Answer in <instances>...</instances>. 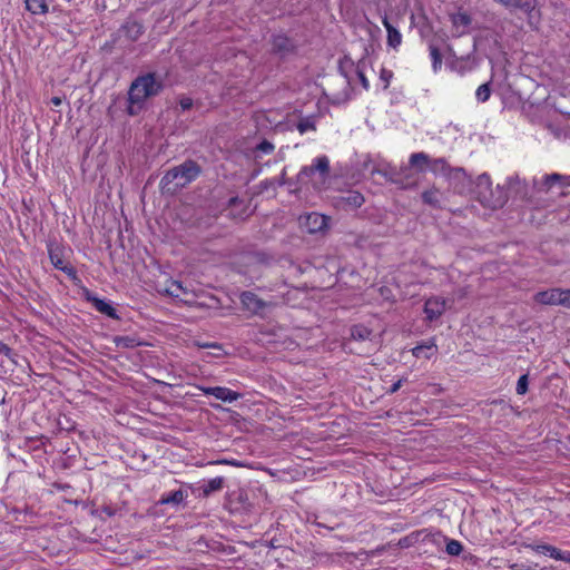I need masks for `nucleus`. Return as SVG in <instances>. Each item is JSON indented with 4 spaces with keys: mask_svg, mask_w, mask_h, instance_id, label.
Returning <instances> with one entry per match:
<instances>
[{
    "mask_svg": "<svg viewBox=\"0 0 570 570\" xmlns=\"http://www.w3.org/2000/svg\"><path fill=\"white\" fill-rule=\"evenodd\" d=\"M200 173V166L196 161L188 159L166 171L159 183L160 189L163 193L174 194L179 188L196 180Z\"/></svg>",
    "mask_w": 570,
    "mask_h": 570,
    "instance_id": "1",
    "label": "nucleus"
},
{
    "mask_svg": "<svg viewBox=\"0 0 570 570\" xmlns=\"http://www.w3.org/2000/svg\"><path fill=\"white\" fill-rule=\"evenodd\" d=\"M163 90V82L156 73L148 72L138 76L130 85L128 100L131 106L141 105L149 97L158 95Z\"/></svg>",
    "mask_w": 570,
    "mask_h": 570,
    "instance_id": "2",
    "label": "nucleus"
},
{
    "mask_svg": "<svg viewBox=\"0 0 570 570\" xmlns=\"http://www.w3.org/2000/svg\"><path fill=\"white\" fill-rule=\"evenodd\" d=\"M48 255L51 264L56 269H59L67 274L70 278L77 277V272L75 267L68 263L63 257V247L59 244L50 243L47 246Z\"/></svg>",
    "mask_w": 570,
    "mask_h": 570,
    "instance_id": "3",
    "label": "nucleus"
},
{
    "mask_svg": "<svg viewBox=\"0 0 570 570\" xmlns=\"http://www.w3.org/2000/svg\"><path fill=\"white\" fill-rule=\"evenodd\" d=\"M315 173H320L323 177H326L330 173V159L327 156L322 155L313 159L309 166H304L298 173V180L304 183L307 181Z\"/></svg>",
    "mask_w": 570,
    "mask_h": 570,
    "instance_id": "4",
    "label": "nucleus"
},
{
    "mask_svg": "<svg viewBox=\"0 0 570 570\" xmlns=\"http://www.w3.org/2000/svg\"><path fill=\"white\" fill-rule=\"evenodd\" d=\"M239 299L243 308L255 315L262 314L266 307L272 305V303L263 301L250 291H244Z\"/></svg>",
    "mask_w": 570,
    "mask_h": 570,
    "instance_id": "5",
    "label": "nucleus"
},
{
    "mask_svg": "<svg viewBox=\"0 0 570 570\" xmlns=\"http://www.w3.org/2000/svg\"><path fill=\"white\" fill-rule=\"evenodd\" d=\"M564 295L566 289L556 287L535 293L533 299L541 305L563 306Z\"/></svg>",
    "mask_w": 570,
    "mask_h": 570,
    "instance_id": "6",
    "label": "nucleus"
},
{
    "mask_svg": "<svg viewBox=\"0 0 570 570\" xmlns=\"http://www.w3.org/2000/svg\"><path fill=\"white\" fill-rule=\"evenodd\" d=\"M204 394L213 395L223 402L233 403L242 397V394L225 386H203Z\"/></svg>",
    "mask_w": 570,
    "mask_h": 570,
    "instance_id": "7",
    "label": "nucleus"
},
{
    "mask_svg": "<svg viewBox=\"0 0 570 570\" xmlns=\"http://www.w3.org/2000/svg\"><path fill=\"white\" fill-rule=\"evenodd\" d=\"M446 307V301L440 296H432L424 303V313L428 321L432 322L438 320Z\"/></svg>",
    "mask_w": 570,
    "mask_h": 570,
    "instance_id": "8",
    "label": "nucleus"
},
{
    "mask_svg": "<svg viewBox=\"0 0 570 570\" xmlns=\"http://www.w3.org/2000/svg\"><path fill=\"white\" fill-rule=\"evenodd\" d=\"M365 203L364 196L356 190L348 191L347 195L342 196L338 205L344 210H353L360 208Z\"/></svg>",
    "mask_w": 570,
    "mask_h": 570,
    "instance_id": "9",
    "label": "nucleus"
},
{
    "mask_svg": "<svg viewBox=\"0 0 570 570\" xmlns=\"http://www.w3.org/2000/svg\"><path fill=\"white\" fill-rule=\"evenodd\" d=\"M87 299L92 303V306L99 313L107 315L108 317L114 318V320L119 318L116 308L114 306H111L107 301L96 297V296H90L89 294L87 296Z\"/></svg>",
    "mask_w": 570,
    "mask_h": 570,
    "instance_id": "10",
    "label": "nucleus"
},
{
    "mask_svg": "<svg viewBox=\"0 0 570 570\" xmlns=\"http://www.w3.org/2000/svg\"><path fill=\"white\" fill-rule=\"evenodd\" d=\"M305 225L312 234L321 232L327 227V217L318 213H311L306 216Z\"/></svg>",
    "mask_w": 570,
    "mask_h": 570,
    "instance_id": "11",
    "label": "nucleus"
},
{
    "mask_svg": "<svg viewBox=\"0 0 570 570\" xmlns=\"http://www.w3.org/2000/svg\"><path fill=\"white\" fill-rule=\"evenodd\" d=\"M382 23L387 32V45L393 49H399L402 43L401 32L390 22L386 16L383 17Z\"/></svg>",
    "mask_w": 570,
    "mask_h": 570,
    "instance_id": "12",
    "label": "nucleus"
},
{
    "mask_svg": "<svg viewBox=\"0 0 570 570\" xmlns=\"http://www.w3.org/2000/svg\"><path fill=\"white\" fill-rule=\"evenodd\" d=\"M122 31L125 33V37L128 38L131 41L138 40L144 31V24L137 20H128L122 24Z\"/></svg>",
    "mask_w": 570,
    "mask_h": 570,
    "instance_id": "13",
    "label": "nucleus"
},
{
    "mask_svg": "<svg viewBox=\"0 0 570 570\" xmlns=\"http://www.w3.org/2000/svg\"><path fill=\"white\" fill-rule=\"evenodd\" d=\"M529 548L537 553L549 556L556 560H569L563 552L550 544H531Z\"/></svg>",
    "mask_w": 570,
    "mask_h": 570,
    "instance_id": "14",
    "label": "nucleus"
},
{
    "mask_svg": "<svg viewBox=\"0 0 570 570\" xmlns=\"http://www.w3.org/2000/svg\"><path fill=\"white\" fill-rule=\"evenodd\" d=\"M422 202L432 208H441L442 194L436 187L429 188L422 193Z\"/></svg>",
    "mask_w": 570,
    "mask_h": 570,
    "instance_id": "15",
    "label": "nucleus"
},
{
    "mask_svg": "<svg viewBox=\"0 0 570 570\" xmlns=\"http://www.w3.org/2000/svg\"><path fill=\"white\" fill-rule=\"evenodd\" d=\"M471 21V17L466 12H458L451 16V22L459 35L464 33Z\"/></svg>",
    "mask_w": 570,
    "mask_h": 570,
    "instance_id": "16",
    "label": "nucleus"
},
{
    "mask_svg": "<svg viewBox=\"0 0 570 570\" xmlns=\"http://www.w3.org/2000/svg\"><path fill=\"white\" fill-rule=\"evenodd\" d=\"M26 9L32 14H46L49 11L47 0H26Z\"/></svg>",
    "mask_w": 570,
    "mask_h": 570,
    "instance_id": "17",
    "label": "nucleus"
},
{
    "mask_svg": "<svg viewBox=\"0 0 570 570\" xmlns=\"http://www.w3.org/2000/svg\"><path fill=\"white\" fill-rule=\"evenodd\" d=\"M409 163L412 167H417L420 171H424V166H428L430 163V157L428 154L421 151V153H413L410 156Z\"/></svg>",
    "mask_w": 570,
    "mask_h": 570,
    "instance_id": "18",
    "label": "nucleus"
},
{
    "mask_svg": "<svg viewBox=\"0 0 570 570\" xmlns=\"http://www.w3.org/2000/svg\"><path fill=\"white\" fill-rule=\"evenodd\" d=\"M372 335V330L363 324H356L351 328V336L357 341L368 340Z\"/></svg>",
    "mask_w": 570,
    "mask_h": 570,
    "instance_id": "19",
    "label": "nucleus"
},
{
    "mask_svg": "<svg viewBox=\"0 0 570 570\" xmlns=\"http://www.w3.org/2000/svg\"><path fill=\"white\" fill-rule=\"evenodd\" d=\"M429 51H430V58L432 61L433 71L438 72L442 67V53H441L440 49L434 45L429 46Z\"/></svg>",
    "mask_w": 570,
    "mask_h": 570,
    "instance_id": "20",
    "label": "nucleus"
},
{
    "mask_svg": "<svg viewBox=\"0 0 570 570\" xmlns=\"http://www.w3.org/2000/svg\"><path fill=\"white\" fill-rule=\"evenodd\" d=\"M224 487V478L217 476L214 479H210L204 487L203 492L205 495H209L212 492H216L222 490Z\"/></svg>",
    "mask_w": 570,
    "mask_h": 570,
    "instance_id": "21",
    "label": "nucleus"
},
{
    "mask_svg": "<svg viewBox=\"0 0 570 570\" xmlns=\"http://www.w3.org/2000/svg\"><path fill=\"white\" fill-rule=\"evenodd\" d=\"M185 499V493L181 490H176L160 499L161 504H178Z\"/></svg>",
    "mask_w": 570,
    "mask_h": 570,
    "instance_id": "22",
    "label": "nucleus"
},
{
    "mask_svg": "<svg viewBox=\"0 0 570 570\" xmlns=\"http://www.w3.org/2000/svg\"><path fill=\"white\" fill-rule=\"evenodd\" d=\"M491 97L490 82L482 83L475 91V98L478 102H485Z\"/></svg>",
    "mask_w": 570,
    "mask_h": 570,
    "instance_id": "23",
    "label": "nucleus"
},
{
    "mask_svg": "<svg viewBox=\"0 0 570 570\" xmlns=\"http://www.w3.org/2000/svg\"><path fill=\"white\" fill-rule=\"evenodd\" d=\"M428 166L434 173L438 170L444 171L449 168V165H448V161L445 160V158L430 159V163Z\"/></svg>",
    "mask_w": 570,
    "mask_h": 570,
    "instance_id": "24",
    "label": "nucleus"
},
{
    "mask_svg": "<svg viewBox=\"0 0 570 570\" xmlns=\"http://www.w3.org/2000/svg\"><path fill=\"white\" fill-rule=\"evenodd\" d=\"M445 550L450 556H459L463 550V546L460 541L451 539L446 542Z\"/></svg>",
    "mask_w": 570,
    "mask_h": 570,
    "instance_id": "25",
    "label": "nucleus"
},
{
    "mask_svg": "<svg viewBox=\"0 0 570 570\" xmlns=\"http://www.w3.org/2000/svg\"><path fill=\"white\" fill-rule=\"evenodd\" d=\"M115 342L118 347L127 348L135 347L140 344L139 342L136 341V338L129 336L117 337Z\"/></svg>",
    "mask_w": 570,
    "mask_h": 570,
    "instance_id": "26",
    "label": "nucleus"
},
{
    "mask_svg": "<svg viewBox=\"0 0 570 570\" xmlns=\"http://www.w3.org/2000/svg\"><path fill=\"white\" fill-rule=\"evenodd\" d=\"M393 78V72L386 68H382L380 72V80L383 82V89H387L390 87L391 80Z\"/></svg>",
    "mask_w": 570,
    "mask_h": 570,
    "instance_id": "27",
    "label": "nucleus"
},
{
    "mask_svg": "<svg viewBox=\"0 0 570 570\" xmlns=\"http://www.w3.org/2000/svg\"><path fill=\"white\" fill-rule=\"evenodd\" d=\"M528 391V375H521L517 383V393L520 395L525 394Z\"/></svg>",
    "mask_w": 570,
    "mask_h": 570,
    "instance_id": "28",
    "label": "nucleus"
},
{
    "mask_svg": "<svg viewBox=\"0 0 570 570\" xmlns=\"http://www.w3.org/2000/svg\"><path fill=\"white\" fill-rule=\"evenodd\" d=\"M167 292L171 296L179 297L180 294L184 292V288H183L181 284L179 282L174 281V282H171L169 287L167 288Z\"/></svg>",
    "mask_w": 570,
    "mask_h": 570,
    "instance_id": "29",
    "label": "nucleus"
},
{
    "mask_svg": "<svg viewBox=\"0 0 570 570\" xmlns=\"http://www.w3.org/2000/svg\"><path fill=\"white\" fill-rule=\"evenodd\" d=\"M274 46L278 50H286L288 48V38L283 36H277L274 38Z\"/></svg>",
    "mask_w": 570,
    "mask_h": 570,
    "instance_id": "30",
    "label": "nucleus"
},
{
    "mask_svg": "<svg viewBox=\"0 0 570 570\" xmlns=\"http://www.w3.org/2000/svg\"><path fill=\"white\" fill-rule=\"evenodd\" d=\"M297 129L301 134H304L308 130H315V126L313 122L308 120L299 121L297 125Z\"/></svg>",
    "mask_w": 570,
    "mask_h": 570,
    "instance_id": "31",
    "label": "nucleus"
},
{
    "mask_svg": "<svg viewBox=\"0 0 570 570\" xmlns=\"http://www.w3.org/2000/svg\"><path fill=\"white\" fill-rule=\"evenodd\" d=\"M422 348H426V350L432 351L433 348H436V345H435L433 340H429L424 345H420V346L414 347L413 348V355L414 356H419V352Z\"/></svg>",
    "mask_w": 570,
    "mask_h": 570,
    "instance_id": "32",
    "label": "nucleus"
},
{
    "mask_svg": "<svg viewBox=\"0 0 570 570\" xmlns=\"http://www.w3.org/2000/svg\"><path fill=\"white\" fill-rule=\"evenodd\" d=\"M257 149L265 153V154H271L273 153L274 150V146L272 142L267 141V140H263L258 146H257Z\"/></svg>",
    "mask_w": 570,
    "mask_h": 570,
    "instance_id": "33",
    "label": "nucleus"
},
{
    "mask_svg": "<svg viewBox=\"0 0 570 570\" xmlns=\"http://www.w3.org/2000/svg\"><path fill=\"white\" fill-rule=\"evenodd\" d=\"M356 73H357V77H358V80L362 85V87L365 89V90H368L370 89V81L368 79L366 78L365 73L357 68L356 70Z\"/></svg>",
    "mask_w": 570,
    "mask_h": 570,
    "instance_id": "34",
    "label": "nucleus"
},
{
    "mask_svg": "<svg viewBox=\"0 0 570 570\" xmlns=\"http://www.w3.org/2000/svg\"><path fill=\"white\" fill-rule=\"evenodd\" d=\"M194 105V101L191 98L189 97H181L179 99V106L181 107L183 110H189Z\"/></svg>",
    "mask_w": 570,
    "mask_h": 570,
    "instance_id": "35",
    "label": "nucleus"
},
{
    "mask_svg": "<svg viewBox=\"0 0 570 570\" xmlns=\"http://www.w3.org/2000/svg\"><path fill=\"white\" fill-rule=\"evenodd\" d=\"M215 464H225V465H232V466H243L242 463H239L238 461L236 460H227V459H223V460H217L216 462H214Z\"/></svg>",
    "mask_w": 570,
    "mask_h": 570,
    "instance_id": "36",
    "label": "nucleus"
},
{
    "mask_svg": "<svg viewBox=\"0 0 570 570\" xmlns=\"http://www.w3.org/2000/svg\"><path fill=\"white\" fill-rule=\"evenodd\" d=\"M562 178L560 174H551L546 177V183L551 185L552 183L559 181Z\"/></svg>",
    "mask_w": 570,
    "mask_h": 570,
    "instance_id": "37",
    "label": "nucleus"
},
{
    "mask_svg": "<svg viewBox=\"0 0 570 570\" xmlns=\"http://www.w3.org/2000/svg\"><path fill=\"white\" fill-rule=\"evenodd\" d=\"M10 352V348L7 344H4L1 340H0V354H3L6 356H8Z\"/></svg>",
    "mask_w": 570,
    "mask_h": 570,
    "instance_id": "38",
    "label": "nucleus"
},
{
    "mask_svg": "<svg viewBox=\"0 0 570 570\" xmlns=\"http://www.w3.org/2000/svg\"><path fill=\"white\" fill-rule=\"evenodd\" d=\"M563 307H567L570 309V289H566L564 301H563Z\"/></svg>",
    "mask_w": 570,
    "mask_h": 570,
    "instance_id": "39",
    "label": "nucleus"
},
{
    "mask_svg": "<svg viewBox=\"0 0 570 570\" xmlns=\"http://www.w3.org/2000/svg\"><path fill=\"white\" fill-rule=\"evenodd\" d=\"M50 104L55 107H59L62 104V99L58 96H55L50 99Z\"/></svg>",
    "mask_w": 570,
    "mask_h": 570,
    "instance_id": "40",
    "label": "nucleus"
},
{
    "mask_svg": "<svg viewBox=\"0 0 570 570\" xmlns=\"http://www.w3.org/2000/svg\"><path fill=\"white\" fill-rule=\"evenodd\" d=\"M401 385H402V381H401V380H399L397 382H395V383L391 386V389H390V393H395V392L401 387Z\"/></svg>",
    "mask_w": 570,
    "mask_h": 570,
    "instance_id": "41",
    "label": "nucleus"
},
{
    "mask_svg": "<svg viewBox=\"0 0 570 570\" xmlns=\"http://www.w3.org/2000/svg\"><path fill=\"white\" fill-rule=\"evenodd\" d=\"M503 204H504V200H500V199H498V200H495L491 206H492L493 208H497V207H501Z\"/></svg>",
    "mask_w": 570,
    "mask_h": 570,
    "instance_id": "42",
    "label": "nucleus"
},
{
    "mask_svg": "<svg viewBox=\"0 0 570 570\" xmlns=\"http://www.w3.org/2000/svg\"><path fill=\"white\" fill-rule=\"evenodd\" d=\"M203 347H214V348H219V346L216 344V343H206L204 345H202Z\"/></svg>",
    "mask_w": 570,
    "mask_h": 570,
    "instance_id": "43",
    "label": "nucleus"
},
{
    "mask_svg": "<svg viewBox=\"0 0 570 570\" xmlns=\"http://www.w3.org/2000/svg\"><path fill=\"white\" fill-rule=\"evenodd\" d=\"M236 202H237V197H233V198H230L229 204H230V205H233V204H235Z\"/></svg>",
    "mask_w": 570,
    "mask_h": 570,
    "instance_id": "44",
    "label": "nucleus"
},
{
    "mask_svg": "<svg viewBox=\"0 0 570 570\" xmlns=\"http://www.w3.org/2000/svg\"><path fill=\"white\" fill-rule=\"evenodd\" d=\"M511 569L512 570H519V566L514 563V564L511 566Z\"/></svg>",
    "mask_w": 570,
    "mask_h": 570,
    "instance_id": "45",
    "label": "nucleus"
},
{
    "mask_svg": "<svg viewBox=\"0 0 570 570\" xmlns=\"http://www.w3.org/2000/svg\"><path fill=\"white\" fill-rule=\"evenodd\" d=\"M129 114H130V115H134V111H132V107H131V106L129 107Z\"/></svg>",
    "mask_w": 570,
    "mask_h": 570,
    "instance_id": "46",
    "label": "nucleus"
},
{
    "mask_svg": "<svg viewBox=\"0 0 570 570\" xmlns=\"http://www.w3.org/2000/svg\"><path fill=\"white\" fill-rule=\"evenodd\" d=\"M207 356L215 357V356H218V355H217V354H210V353H208V355H207Z\"/></svg>",
    "mask_w": 570,
    "mask_h": 570,
    "instance_id": "47",
    "label": "nucleus"
}]
</instances>
